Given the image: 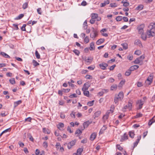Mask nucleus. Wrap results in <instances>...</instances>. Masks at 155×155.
Returning a JSON list of instances; mask_svg holds the SVG:
<instances>
[{
  "label": "nucleus",
  "mask_w": 155,
  "mask_h": 155,
  "mask_svg": "<svg viewBox=\"0 0 155 155\" xmlns=\"http://www.w3.org/2000/svg\"><path fill=\"white\" fill-rule=\"evenodd\" d=\"M127 106L128 107V109L130 110L131 109L132 107V103L130 102L129 101Z\"/></svg>",
  "instance_id": "34"
},
{
  "label": "nucleus",
  "mask_w": 155,
  "mask_h": 155,
  "mask_svg": "<svg viewBox=\"0 0 155 155\" xmlns=\"http://www.w3.org/2000/svg\"><path fill=\"white\" fill-rule=\"evenodd\" d=\"M90 86V84L89 83L87 82L85 83L82 89V90H87L88 89L89 87Z\"/></svg>",
  "instance_id": "8"
},
{
  "label": "nucleus",
  "mask_w": 155,
  "mask_h": 155,
  "mask_svg": "<svg viewBox=\"0 0 155 155\" xmlns=\"http://www.w3.org/2000/svg\"><path fill=\"white\" fill-rule=\"evenodd\" d=\"M54 134L56 136H59V131L56 130L54 132Z\"/></svg>",
  "instance_id": "62"
},
{
  "label": "nucleus",
  "mask_w": 155,
  "mask_h": 155,
  "mask_svg": "<svg viewBox=\"0 0 155 155\" xmlns=\"http://www.w3.org/2000/svg\"><path fill=\"white\" fill-rule=\"evenodd\" d=\"M37 11L38 14L40 15H41L42 14V12L41 11V8H38L37 9Z\"/></svg>",
  "instance_id": "57"
},
{
  "label": "nucleus",
  "mask_w": 155,
  "mask_h": 155,
  "mask_svg": "<svg viewBox=\"0 0 155 155\" xmlns=\"http://www.w3.org/2000/svg\"><path fill=\"white\" fill-rule=\"evenodd\" d=\"M28 7V4L27 2L24 3L22 5V8L25 9H26Z\"/></svg>",
  "instance_id": "39"
},
{
  "label": "nucleus",
  "mask_w": 155,
  "mask_h": 155,
  "mask_svg": "<svg viewBox=\"0 0 155 155\" xmlns=\"http://www.w3.org/2000/svg\"><path fill=\"white\" fill-rule=\"evenodd\" d=\"M82 91H83L84 94L85 96L87 97L89 96V92L88 91H87V90H84Z\"/></svg>",
  "instance_id": "24"
},
{
  "label": "nucleus",
  "mask_w": 155,
  "mask_h": 155,
  "mask_svg": "<svg viewBox=\"0 0 155 155\" xmlns=\"http://www.w3.org/2000/svg\"><path fill=\"white\" fill-rule=\"evenodd\" d=\"M128 139V137L126 133H124V135L122 136L120 139V141L123 142Z\"/></svg>",
  "instance_id": "9"
},
{
  "label": "nucleus",
  "mask_w": 155,
  "mask_h": 155,
  "mask_svg": "<svg viewBox=\"0 0 155 155\" xmlns=\"http://www.w3.org/2000/svg\"><path fill=\"white\" fill-rule=\"evenodd\" d=\"M121 45L123 46V49L126 50L127 48V43H125L121 44Z\"/></svg>",
  "instance_id": "30"
},
{
  "label": "nucleus",
  "mask_w": 155,
  "mask_h": 155,
  "mask_svg": "<svg viewBox=\"0 0 155 155\" xmlns=\"http://www.w3.org/2000/svg\"><path fill=\"white\" fill-rule=\"evenodd\" d=\"M114 109V105H112L110 109L109 110H108L109 112L110 113H112L113 112V110Z\"/></svg>",
  "instance_id": "43"
},
{
  "label": "nucleus",
  "mask_w": 155,
  "mask_h": 155,
  "mask_svg": "<svg viewBox=\"0 0 155 155\" xmlns=\"http://www.w3.org/2000/svg\"><path fill=\"white\" fill-rule=\"evenodd\" d=\"M97 135L96 133H93L91 135L90 140H93L96 137Z\"/></svg>",
  "instance_id": "15"
},
{
  "label": "nucleus",
  "mask_w": 155,
  "mask_h": 155,
  "mask_svg": "<svg viewBox=\"0 0 155 155\" xmlns=\"http://www.w3.org/2000/svg\"><path fill=\"white\" fill-rule=\"evenodd\" d=\"M137 104H139V109H141L142 107V105L144 104V102L143 101L140 100H138L137 101Z\"/></svg>",
  "instance_id": "11"
},
{
  "label": "nucleus",
  "mask_w": 155,
  "mask_h": 155,
  "mask_svg": "<svg viewBox=\"0 0 155 155\" xmlns=\"http://www.w3.org/2000/svg\"><path fill=\"white\" fill-rule=\"evenodd\" d=\"M153 74H150L147 80L145 81V83L146 84L148 85H150L153 81Z\"/></svg>",
  "instance_id": "3"
},
{
  "label": "nucleus",
  "mask_w": 155,
  "mask_h": 155,
  "mask_svg": "<svg viewBox=\"0 0 155 155\" xmlns=\"http://www.w3.org/2000/svg\"><path fill=\"white\" fill-rule=\"evenodd\" d=\"M86 5H87V2L85 1H83L81 3V5H82V6H85Z\"/></svg>",
  "instance_id": "60"
},
{
  "label": "nucleus",
  "mask_w": 155,
  "mask_h": 155,
  "mask_svg": "<svg viewBox=\"0 0 155 155\" xmlns=\"http://www.w3.org/2000/svg\"><path fill=\"white\" fill-rule=\"evenodd\" d=\"M89 124L88 122H86L84 123L83 126L84 128H86L89 125Z\"/></svg>",
  "instance_id": "38"
},
{
  "label": "nucleus",
  "mask_w": 155,
  "mask_h": 155,
  "mask_svg": "<svg viewBox=\"0 0 155 155\" xmlns=\"http://www.w3.org/2000/svg\"><path fill=\"white\" fill-rule=\"evenodd\" d=\"M57 127L60 130H62V129H61L64 127V125L63 123H60L59 124L57 125Z\"/></svg>",
  "instance_id": "12"
},
{
  "label": "nucleus",
  "mask_w": 155,
  "mask_h": 155,
  "mask_svg": "<svg viewBox=\"0 0 155 155\" xmlns=\"http://www.w3.org/2000/svg\"><path fill=\"white\" fill-rule=\"evenodd\" d=\"M83 151V149L82 148L78 149L77 150V154L78 155H81L82 152Z\"/></svg>",
  "instance_id": "25"
},
{
  "label": "nucleus",
  "mask_w": 155,
  "mask_h": 155,
  "mask_svg": "<svg viewBox=\"0 0 155 155\" xmlns=\"http://www.w3.org/2000/svg\"><path fill=\"white\" fill-rule=\"evenodd\" d=\"M107 127L105 126H104L101 129L99 132V134L100 135L102 134L104 131L107 129Z\"/></svg>",
  "instance_id": "17"
},
{
  "label": "nucleus",
  "mask_w": 155,
  "mask_h": 155,
  "mask_svg": "<svg viewBox=\"0 0 155 155\" xmlns=\"http://www.w3.org/2000/svg\"><path fill=\"white\" fill-rule=\"evenodd\" d=\"M87 142V140L86 139H84L82 140L81 141V143H86Z\"/></svg>",
  "instance_id": "64"
},
{
  "label": "nucleus",
  "mask_w": 155,
  "mask_h": 155,
  "mask_svg": "<svg viewBox=\"0 0 155 155\" xmlns=\"http://www.w3.org/2000/svg\"><path fill=\"white\" fill-rule=\"evenodd\" d=\"M101 112L100 111H97L95 113V116L96 117H98L101 114Z\"/></svg>",
  "instance_id": "49"
},
{
  "label": "nucleus",
  "mask_w": 155,
  "mask_h": 155,
  "mask_svg": "<svg viewBox=\"0 0 155 155\" xmlns=\"http://www.w3.org/2000/svg\"><path fill=\"white\" fill-rule=\"evenodd\" d=\"M144 27V25L143 24H141L137 27V29L139 34H141L143 33Z\"/></svg>",
  "instance_id": "4"
},
{
  "label": "nucleus",
  "mask_w": 155,
  "mask_h": 155,
  "mask_svg": "<svg viewBox=\"0 0 155 155\" xmlns=\"http://www.w3.org/2000/svg\"><path fill=\"white\" fill-rule=\"evenodd\" d=\"M131 71L129 68L127 71L125 72V75L127 76H129L131 73Z\"/></svg>",
  "instance_id": "28"
},
{
  "label": "nucleus",
  "mask_w": 155,
  "mask_h": 155,
  "mask_svg": "<svg viewBox=\"0 0 155 155\" xmlns=\"http://www.w3.org/2000/svg\"><path fill=\"white\" fill-rule=\"evenodd\" d=\"M35 56H36V58L37 59H39L40 58V54H39V53H38L37 51V50L36 51H35Z\"/></svg>",
  "instance_id": "33"
},
{
  "label": "nucleus",
  "mask_w": 155,
  "mask_h": 155,
  "mask_svg": "<svg viewBox=\"0 0 155 155\" xmlns=\"http://www.w3.org/2000/svg\"><path fill=\"white\" fill-rule=\"evenodd\" d=\"M56 148L58 150L59 148L61 147V145L59 143H57L56 144Z\"/></svg>",
  "instance_id": "53"
},
{
  "label": "nucleus",
  "mask_w": 155,
  "mask_h": 155,
  "mask_svg": "<svg viewBox=\"0 0 155 155\" xmlns=\"http://www.w3.org/2000/svg\"><path fill=\"white\" fill-rule=\"evenodd\" d=\"M104 41V38H101L98 40L96 42V44L98 45H99L103 43Z\"/></svg>",
  "instance_id": "14"
},
{
  "label": "nucleus",
  "mask_w": 155,
  "mask_h": 155,
  "mask_svg": "<svg viewBox=\"0 0 155 155\" xmlns=\"http://www.w3.org/2000/svg\"><path fill=\"white\" fill-rule=\"evenodd\" d=\"M110 113V112H109V111H107L106 114L104 115L103 117V118L104 119H108L109 116V114Z\"/></svg>",
  "instance_id": "31"
},
{
  "label": "nucleus",
  "mask_w": 155,
  "mask_h": 155,
  "mask_svg": "<svg viewBox=\"0 0 155 155\" xmlns=\"http://www.w3.org/2000/svg\"><path fill=\"white\" fill-rule=\"evenodd\" d=\"M110 5L111 7H115L117 6V5L115 3H111Z\"/></svg>",
  "instance_id": "50"
},
{
  "label": "nucleus",
  "mask_w": 155,
  "mask_h": 155,
  "mask_svg": "<svg viewBox=\"0 0 155 155\" xmlns=\"http://www.w3.org/2000/svg\"><path fill=\"white\" fill-rule=\"evenodd\" d=\"M43 146L45 148H46L48 147V144L47 142L45 141L43 143Z\"/></svg>",
  "instance_id": "45"
},
{
  "label": "nucleus",
  "mask_w": 155,
  "mask_h": 155,
  "mask_svg": "<svg viewBox=\"0 0 155 155\" xmlns=\"http://www.w3.org/2000/svg\"><path fill=\"white\" fill-rule=\"evenodd\" d=\"M155 122V116H154L148 122V125H151L152 124Z\"/></svg>",
  "instance_id": "16"
},
{
  "label": "nucleus",
  "mask_w": 155,
  "mask_h": 155,
  "mask_svg": "<svg viewBox=\"0 0 155 155\" xmlns=\"http://www.w3.org/2000/svg\"><path fill=\"white\" fill-rule=\"evenodd\" d=\"M24 16V15L23 14H20L18 17H17L16 19L17 20L23 18Z\"/></svg>",
  "instance_id": "37"
},
{
  "label": "nucleus",
  "mask_w": 155,
  "mask_h": 155,
  "mask_svg": "<svg viewBox=\"0 0 155 155\" xmlns=\"http://www.w3.org/2000/svg\"><path fill=\"white\" fill-rule=\"evenodd\" d=\"M141 38L144 40H146L147 39V35L143 34H141Z\"/></svg>",
  "instance_id": "42"
},
{
  "label": "nucleus",
  "mask_w": 155,
  "mask_h": 155,
  "mask_svg": "<svg viewBox=\"0 0 155 155\" xmlns=\"http://www.w3.org/2000/svg\"><path fill=\"white\" fill-rule=\"evenodd\" d=\"M122 17L121 16H118L116 18V19L117 21H120L122 20Z\"/></svg>",
  "instance_id": "48"
},
{
  "label": "nucleus",
  "mask_w": 155,
  "mask_h": 155,
  "mask_svg": "<svg viewBox=\"0 0 155 155\" xmlns=\"http://www.w3.org/2000/svg\"><path fill=\"white\" fill-rule=\"evenodd\" d=\"M134 54H136L139 55L140 54L141 52L139 50H137L135 51Z\"/></svg>",
  "instance_id": "52"
},
{
  "label": "nucleus",
  "mask_w": 155,
  "mask_h": 155,
  "mask_svg": "<svg viewBox=\"0 0 155 155\" xmlns=\"http://www.w3.org/2000/svg\"><path fill=\"white\" fill-rule=\"evenodd\" d=\"M33 63L34 64V65L35 66H37V65H39V64L36 61L33 60Z\"/></svg>",
  "instance_id": "46"
},
{
  "label": "nucleus",
  "mask_w": 155,
  "mask_h": 155,
  "mask_svg": "<svg viewBox=\"0 0 155 155\" xmlns=\"http://www.w3.org/2000/svg\"><path fill=\"white\" fill-rule=\"evenodd\" d=\"M94 49L95 47L94 46V43L93 42H92L90 43L89 49L91 51H92L94 50Z\"/></svg>",
  "instance_id": "19"
},
{
  "label": "nucleus",
  "mask_w": 155,
  "mask_h": 155,
  "mask_svg": "<svg viewBox=\"0 0 155 155\" xmlns=\"http://www.w3.org/2000/svg\"><path fill=\"white\" fill-rule=\"evenodd\" d=\"M21 100H19L17 101L14 102V107H15L19 104H20L21 103Z\"/></svg>",
  "instance_id": "22"
},
{
  "label": "nucleus",
  "mask_w": 155,
  "mask_h": 155,
  "mask_svg": "<svg viewBox=\"0 0 155 155\" xmlns=\"http://www.w3.org/2000/svg\"><path fill=\"white\" fill-rule=\"evenodd\" d=\"M125 82V80L121 81L119 83L118 85V87H121L124 84Z\"/></svg>",
  "instance_id": "27"
},
{
  "label": "nucleus",
  "mask_w": 155,
  "mask_h": 155,
  "mask_svg": "<svg viewBox=\"0 0 155 155\" xmlns=\"http://www.w3.org/2000/svg\"><path fill=\"white\" fill-rule=\"evenodd\" d=\"M126 1L127 0H123L121 2V3L123 4V6L125 7H127L130 5L129 3L128 2H127Z\"/></svg>",
  "instance_id": "18"
},
{
  "label": "nucleus",
  "mask_w": 155,
  "mask_h": 155,
  "mask_svg": "<svg viewBox=\"0 0 155 155\" xmlns=\"http://www.w3.org/2000/svg\"><path fill=\"white\" fill-rule=\"evenodd\" d=\"M142 61V60H140L139 58H137L134 61V62L135 64H139Z\"/></svg>",
  "instance_id": "29"
},
{
  "label": "nucleus",
  "mask_w": 155,
  "mask_h": 155,
  "mask_svg": "<svg viewBox=\"0 0 155 155\" xmlns=\"http://www.w3.org/2000/svg\"><path fill=\"white\" fill-rule=\"evenodd\" d=\"M98 14L96 13H92L91 14V18L95 19L98 17Z\"/></svg>",
  "instance_id": "26"
},
{
  "label": "nucleus",
  "mask_w": 155,
  "mask_h": 155,
  "mask_svg": "<svg viewBox=\"0 0 155 155\" xmlns=\"http://www.w3.org/2000/svg\"><path fill=\"white\" fill-rule=\"evenodd\" d=\"M9 81L12 84H14L15 83V78H12L10 79Z\"/></svg>",
  "instance_id": "36"
},
{
  "label": "nucleus",
  "mask_w": 155,
  "mask_h": 155,
  "mask_svg": "<svg viewBox=\"0 0 155 155\" xmlns=\"http://www.w3.org/2000/svg\"><path fill=\"white\" fill-rule=\"evenodd\" d=\"M94 101V100L89 101L87 103V105L89 106H91L93 105Z\"/></svg>",
  "instance_id": "32"
},
{
  "label": "nucleus",
  "mask_w": 155,
  "mask_h": 155,
  "mask_svg": "<svg viewBox=\"0 0 155 155\" xmlns=\"http://www.w3.org/2000/svg\"><path fill=\"white\" fill-rule=\"evenodd\" d=\"M143 7V6L142 5H140L136 8V9L137 10H142Z\"/></svg>",
  "instance_id": "23"
},
{
  "label": "nucleus",
  "mask_w": 155,
  "mask_h": 155,
  "mask_svg": "<svg viewBox=\"0 0 155 155\" xmlns=\"http://www.w3.org/2000/svg\"><path fill=\"white\" fill-rule=\"evenodd\" d=\"M97 35V32L96 31L93 29V31L90 34V37L94 39L96 37Z\"/></svg>",
  "instance_id": "6"
},
{
  "label": "nucleus",
  "mask_w": 155,
  "mask_h": 155,
  "mask_svg": "<svg viewBox=\"0 0 155 155\" xmlns=\"http://www.w3.org/2000/svg\"><path fill=\"white\" fill-rule=\"evenodd\" d=\"M124 93L122 91L120 92L118 95H115L114 98L115 103L118 104L119 101H121L124 97Z\"/></svg>",
  "instance_id": "2"
},
{
  "label": "nucleus",
  "mask_w": 155,
  "mask_h": 155,
  "mask_svg": "<svg viewBox=\"0 0 155 155\" xmlns=\"http://www.w3.org/2000/svg\"><path fill=\"white\" fill-rule=\"evenodd\" d=\"M89 41V39L88 37L86 36L84 39V42L86 43H88Z\"/></svg>",
  "instance_id": "47"
},
{
  "label": "nucleus",
  "mask_w": 155,
  "mask_h": 155,
  "mask_svg": "<svg viewBox=\"0 0 155 155\" xmlns=\"http://www.w3.org/2000/svg\"><path fill=\"white\" fill-rule=\"evenodd\" d=\"M117 87V85L116 84H114L112 85L110 89L111 90H113L114 89H116Z\"/></svg>",
  "instance_id": "40"
},
{
  "label": "nucleus",
  "mask_w": 155,
  "mask_h": 155,
  "mask_svg": "<svg viewBox=\"0 0 155 155\" xmlns=\"http://www.w3.org/2000/svg\"><path fill=\"white\" fill-rule=\"evenodd\" d=\"M92 60L93 58L91 57H88L87 59L85 60V61L87 63H91Z\"/></svg>",
  "instance_id": "21"
},
{
  "label": "nucleus",
  "mask_w": 155,
  "mask_h": 155,
  "mask_svg": "<svg viewBox=\"0 0 155 155\" xmlns=\"http://www.w3.org/2000/svg\"><path fill=\"white\" fill-rule=\"evenodd\" d=\"M87 23L86 20L85 21L83 24V28L84 29H86L87 28Z\"/></svg>",
  "instance_id": "35"
},
{
  "label": "nucleus",
  "mask_w": 155,
  "mask_h": 155,
  "mask_svg": "<svg viewBox=\"0 0 155 155\" xmlns=\"http://www.w3.org/2000/svg\"><path fill=\"white\" fill-rule=\"evenodd\" d=\"M0 54L1 55L5 58H10V57L8 54L3 52H1Z\"/></svg>",
  "instance_id": "20"
},
{
  "label": "nucleus",
  "mask_w": 155,
  "mask_h": 155,
  "mask_svg": "<svg viewBox=\"0 0 155 155\" xmlns=\"http://www.w3.org/2000/svg\"><path fill=\"white\" fill-rule=\"evenodd\" d=\"M139 68V66L137 65H134L131 66L130 68V69L131 71H134L135 70L138 69Z\"/></svg>",
  "instance_id": "13"
},
{
  "label": "nucleus",
  "mask_w": 155,
  "mask_h": 155,
  "mask_svg": "<svg viewBox=\"0 0 155 155\" xmlns=\"http://www.w3.org/2000/svg\"><path fill=\"white\" fill-rule=\"evenodd\" d=\"M71 116L73 118H75V113L72 112L71 114Z\"/></svg>",
  "instance_id": "63"
},
{
  "label": "nucleus",
  "mask_w": 155,
  "mask_h": 155,
  "mask_svg": "<svg viewBox=\"0 0 155 155\" xmlns=\"http://www.w3.org/2000/svg\"><path fill=\"white\" fill-rule=\"evenodd\" d=\"M117 148L120 150H121L123 148L119 144H117L116 146Z\"/></svg>",
  "instance_id": "54"
},
{
  "label": "nucleus",
  "mask_w": 155,
  "mask_h": 155,
  "mask_svg": "<svg viewBox=\"0 0 155 155\" xmlns=\"http://www.w3.org/2000/svg\"><path fill=\"white\" fill-rule=\"evenodd\" d=\"M142 84L141 82H137V86L138 87H140L142 86Z\"/></svg>",
  "instance_id": "61"
},
{
  "label": "nucleus",
  "mask_w": 155,
  "mask_h": 155,
  "mask_svg": "<svg viewBox=\"0 0 155 155\" xmlns=\"http://www.w3.org/2000/svg\"><path fill=\"white\" fill-rule=\"evenodd\" d=\"M107 31V29L106 28H103L100 31V33L101 34L104 33V32H106Z\"/></svg>",
  "instance_id": "51"
},
{
  "label": "nucleus",
  "mask_w": 155,
  "mask_h": 155,
  "mask_svg": "<svg viewBox=\"0 0 155 155\" xmlns=\"http://www.w3.org/2000/svg\"><path fill=\"white\" fill-rule=\"evenodd\" d=\"M26 26V25L25 24H24L22 26L21 28V29L23 31H25L26 29H25V27Z\"/></svg>",
  "instance_id": "58"
},
{
  "label": "nucleus",
  "mask_w": 155,
  "mask_h": 155,
  "mask_svg": "<svg viewBox=\"0 0 155 155\" xmlns=\"http://www.w3.org/2000/svg\"><path fill=\"white\" fill-rule=\"evenodd\" d=\"M82 133V131L80 130H77L75 132V134H81Z\"/></svg>",
  "instance_id": "59"
},
{
  "label": "nucleus",
  "mask_w": 155,
  "mask_h": 155,
  "mask_svg": "<svg viewBox=\"0 0 155 155\" xmlns=\"http://www.w3.org/2000/svg\"><path fill=\"white\" fill-rule=\"evenodd\" d=\"M76 142V140H73L69 142L67 145L68 148L69 149H71L73 146Z\"/></svg>",
  "instance_id": "5"
},
{
  "label": "nucleus",
  "mask_w": 155,
  "mask_h": 155,
  "mask_svg": "<svg viewBox=\"0 0 155 155\" xmlns=\"http://www.w3.org/2000/svg\"><path fill=\"white\" fill-rule=\"evenodd\" d=\"M95 21V19H93L92 18H91V19L90 20V22L91 24H94Z\"/></svg>",
  "instance_id": "56"
},
{
  "label": "nucleus",
  "mask_w": 155,
  "mask_h": 155,
  "mask_svg": "<svg viewBox=\"0 0 155 155\" xmlns=\"http://www.w3.org/2000/svg\"><path fill=\"white\" fill-rule=\"evenodd\" d=\"M69 97L70 98H73V97H77V95L75 94H71L69 96Z\"/></svg>",
  "instance_id": "55"
},
{
  "label": "nucleus",
  "mask_w": 155,
  "mask_h": 155,
  "mask_svg": "<svg viewBox=\"0 0 155 155\" xmlns=\"http://www.w3.org/2000/svg\"><path fill=\"white\" fill-rule=\"evenodd\" d=\"M155 24V23H152L148 26L150 29L148 30L147 31V35L148 38L151 36L153 37L155 35V28L154 26H153Z\"/></svg>",
  "instance_id": "1"
},
{
  "label": "nucleus",
  "mask_w": 155,
  "mask_h": 155,
  "mask_svg": "<svg viewBox=\"0 0 155 155\" xmlns=\"http://www.w3.org/2000/svg\"><path fill=\"white\" fill-rule=\"evenodd\" d=\"M129 135L130 137L133 138H134V132L132 131H130L129 132Z\"/></svg>",
  "instance_id": "41"
},
{
  "label": "nucleus",
  "mask_w": 155,
  "mask_h": 155,
  "mask_svg": "<svg viewBox=\"0 0 155 155\" xmlns=\"http://www.w3.org/2000/svg\"><path fill=\"white\" fill-rule=\"evenodd\" d=\"M73 52L77 55H79L80 52L79 51L75 49L73 51Z\"/></svg>",
  "instance_id": "44"
},
{
  "label": "nucleus",
  "mask_w": 155,
  "mask_h": 155,
  "mask_svg": "<svg viewBox=\"0 0 155 155\" xmlns=\"http://www.w3.org/2000/svg\"><path fill=\"white\" fill-rule=\"evenodd\" d=\"M108 66V64L105 63H102L99 64V66L103 70H105L106 68Z\"/></svg>",
  "instance_id": "7"
},
{
  "label": "nucleus",
  "mask_w": 155,
  "mask_h": 155,
  "mask_svg": "<svg viewBox=\"0 0 155 155\" xmlns=\"http://www.w3.org/2000/svg\"><path fill=\"white\" fill-rule=\"evenodd\" d=\"M134 44L135 45H139L140 47H142V45L141 44V41L137 39L135 40L134 42Z\"/></svg>",
  "instance_id": "10"
}]
</instances>
